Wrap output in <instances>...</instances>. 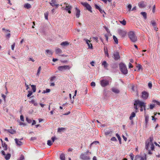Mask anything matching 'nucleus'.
I'll use <instances>...</instances> for the list:
<instances>
[{
  "label": "nucleus",
  "mask_w": 160,
  "mask_h": 160,
  "mask_svg": "<svg viewBox=\"0 0 160 160\" xmlns=\"http://www.w3.org/2000/svg\"><path fill=\"white\" fill-rule=\"evenodd\" d=\"M134 109H135V112H138V106L137 104H136V102H135V101L134 102Z\"/></svg>",
  "instance_id": "nucleus-27"
},
{
  "label": "nucleus",
  "mask_w": 160,
  "mask_h": 160,
  "mask_svg": "<svg viewBox=\"0 0 160 160\" xmlns=\"http://www.w3.org/2000/svg\"><path fill=\"white\" fill-rule=\"evenodd\" d=\"M104 52H105V54H106V56L107 57L109 58V54H108V53L107 50H105V49H104Z\"/></svg>",
  "instance_id": "nucleus-49"
},
{
  "label": "nucleus",
  "mask_w": 160,
  "mask_h": 160,
  "mask_svg": "<svg viewBox=\"0 0 160 160\" xmlns=\"http://www.w3.org/2000/svg\"><path fill=\"white\" fill-rule=\"evenodd\" d=\"M32 90H33V92H35L36 91V86L35 85H31Z\"/></svg>",
  "instance_id": "nucleus-35"
},
{
  "label": "nucleus",
  "mask_w": 160,
  "mask_h": 160,
  "mask_svg": "<svg viewBox=\"0 0 160 160\" xmlns=\"http://www.w3.org/2000/svg\"><path fill=\"white\" fill-rule=\"evenodd\" d=\"M148 97V93L146 91L142 92V98L143 99H146Z\"/></svg>",
  "instance_id": "nucleus-8"
},
{
  "label": "nucleus",
  "mask_w": 160,
  "mask_h": 160,
  "mask_svg": "<svg viewBox=\"0 0 160 160\" xmlns=\"http://www.w3.org/2000/svg\"><path fill=\"white\" fill-rule=\"evenodd\" d=\"M151 24L153 27L156 26V22L153 20H152L151 21Z\"/></svg>",
  "instance_id": "nucleus-33"
},
{
  "label": "nucleus",
  "mask_w": 160,
  "mask_h": 160,
  "mask_svg": "<svg viewBox=\"0 0 160 160\" xmlns=\"http://www.w3.org/2000/svg\"><path fill=\"white\" fill-rule=\"evenodd\" d=\"M99 12H100L101 13H104L105 14H106L105 12H104V11L103 10H102L101 8L99 10Z\"/></svg>",
  "instance_id": "nucleus-59"
},
{
  "label": "nucleus",
  "mask_w": 160,
  "mask_h": 160,
  "mask_svg": "<svg viewBox=\"0 0 160 160\" xmlns=\"http://www.w3.org/2000/svg\"><path fill=\"white\" fill-rule=\"evenodd\" d=\"M4 131H7L8 132L10 133L11 134H13L15 133H16V131L13 129H4Z\"/></svg>",
  "instance_id": "nucleus-17"
},
{
  "label": "nucleus",
  "mask_w": 160,
  "mask_h": 160,
  "mask_svg": "<svg viewBox=\"0 0 160 160\" xmlns=\"http://www.w3.org/2000/svg\"><path fill=\"white\" fill-rule=\"evenodd\" d=\"M24 160V156L22 154L20 156V157L19 158L18 160Z\"/></svg>",
  "instance_id": "nucleus-40"
},
{
  "label": "nucleus",
  "mask_w": 160,
  "mask_h": 160,
  "mask_svg": "<svg viewBox=\"0 0 160 160\" xmlns=\"http://www.w3.org/2000/svg\"><path fill=\"white\" fill-rule=\"evenodd\" d=\"M72 8V7L70 6L69 5H68L67 4L66 5V8H65V9L68 12V13H71V10Z\"/></svg>",
  "instance_id": "nucleus-12"
},
{
  "label": "nucleus",
  "mask_w": 160,
  "mask_h": 160,
  "mask_svg": "<svg viewBox=\"0 0 160 160\" xmlns=\"http://www.w3.org/2000/svg\"><path fill=\"white\" fill-rule=\"evenodd\" d=\"M149 144H150L149 142H148V141H147L146 142L145 148L147 150H148L149 149Z\"/></svg>",
  "instance_id": "nucleus-34"
},
{
  "label": "nucleus",
  "mask_w": 160,
  "mask_h": 160,
  "mask_svg": "<svg viewBox=\"0 0 160 160\" xmlns=\"http://www.w3.org/2000/svg\"><path fill=\"white\" fill-rule=\"evenodd\" d=\"M44 15L45 19L46 20H48V12H45L44 13Z\"/></svg>",
  "instance_id": "nucleus-41"
},
{
  "label": "nucleus",
  "mask_w": 160,
  "mask_h": 160,
  "mask_svg": "<svg viewBox=\"0 0 160 160\" xmlns=\"http://www.w3.org/2000/svg\"><path fill=\"white\" fill-rule=\"evenodd\" d=\"M11 35L10 33H8L6 35V37L7 38H9L10 37Z\"/></svg>",
  "instance_id": "nucleus-64"
},
{
  "label": "nucleus",
  "mask_w": 160,
  "mask_h": 160,
  "mask_svg": "<svg viewBox=\"0 0 160 160\" xmlns=\"http://www.w3.org/2000/svg\"><path fill=\"white\" fill-rule=\"evenodd\" d=\"M120 22L123 25H125L126 24V22L125 20L123 19L122 21H120Z\"/></svg>",
  "instance_id": "nucleus-43"
},
{
  "label": "nucleus",
  "mask_w": 160,
  "mask_h": 160,
  "mask_svg": "<svg viewBox=\"0 0 160 160\" xmlns=\"http://www.w3.org/2000/svg\"><path fill=\"white\" fill-rule=\"evenodd\" d=\"M130 156L132 160H133L134 156V155L132 153H131L130 155Z\"/></svg>",
  "instance_id": "nucleus-60"
},
{
  "label": "nucleus",
  "mask_w": 160,
  "mask_h": 160,
  "mask_svg": "<svg viewBox=\"0 0 160 160\" xmlns=\"http://www.w3.org/2000/svg\"><path fill=\"white\" fill-rule=\"evenodd\" d=\"M146 159H147V158L146 157V155H145L144 157H141L140 160H146Z\"/></svg>",
  "instance_id": "nucleus-53"
},
{
  "label": "nucleus",
  "mask_w": 160,
  "mask_h": 160,
  "mask_svg": "<svg viewBox=\"0 0 160 160\" xmlns=\"http://www.w3.org/2000/svg\"><path fill=\"white\" fill-rule=\"evenodd\" d=\"M102 65L104 67L105 69L108 70V64L106 61H103L102 63Z\"/></svg>",
  "instance_id": "nucleus-16"
},
{
  "label": "nucleus",
  "mask_w": 160,
  "mask_h": 160,
  "mask_svg": "<svg viewBox=\"0 0 160 160\" xmlns=\"http://www.w3.org/2000/svg\"><path fill=\"white\" fill-rule=\"evenodd\" d=\"M128 11L130 12L131 11L132 5L131 4H129L128 6Z\"/></svg>",
  "instance_id": "nucleus-44"
},
{
  "label": "nucleus",
  "mask_w": 160,
  "mask_h": 160,
  "mask_svg": "<svg viewBox=\"0 0 160 160\" xmlns=\"http://www.w3.org/2000/svg\"><path fill=\"white\" fill-rule=\"evenodd\" d=\"M111 141H117L116 138L115 137H112L111 138Z\"/></svg>",
  "instance_id": "nucleus-52"
},
{
  "label": "nucleus",
  "mask_w": 160,
  "mask_h": 160,
  "mask_svg": "<svg viewBox=\"0 0 160 160\" xmlns=\"http://www.w3.org/2000/svg\"><path fill=\"white\" fill-rule=\"evenodd\" d=\"M118 32L119 34L122 37H124L126 35V32L122 30H118Z\"/></svg>",
  "instance_id": "nucleus-13"
},
{
  "label": "nucleus",
  "mask_w": 160,
  "mask_h": 160,
  "mask_svg": "<svg viewBox=\"0 0 160 160\" xmlns=\"http://www.w3.org/2000/svg\"><path fill=\"white\" fill-rule=\"evenodd\" d=\"M56 79V77L53 76L51 77L50 78V81L51 82H53Z\"/></svg>",
  "instance_id": "nucleus-38"
},
{
  "label": "nucleus",
  "mask_w": 160,
  "mask_h": 160,
  "mask_svg": "<svg viewBox=\"0 0 160 160\" xmlns=\"http://www.w3.org/2000/svg\"><path fill=\"white\" fill-rule=\"evenodd\" d=\"M14 140L17 146H21L22 145V142L18 139L15 138Z\"/></svg>",
  "instance_id": "nucleus-14"
},
{
  "label": "nucleus",
  "mask_w": 160,
  "mask_h": 160,
  "mask_svg": "<svg viewBox=\"0 0 160 160\" xmlns=\"http://www.w3.org/2000/svg\"><path fill=\"white\" fill-rule=\"evenodd\" d=\"M60 158L61 160H65V155L63 153H61L60 156Z\"/></svg>",
  "instance_id": "nucleus-26"
},
{
  "label": "nucleus",
  "mask_w": 160,
  "mask_h": 160,
  "mask_svg": "<svg viewBox=\"0 0 160 160\" xmlns=\"http://www.w3.org/2000/svg\"><path fill=\"white\" fill-rule=\"evenodd\" d=\"M91 154V152L89 150H87L86 152L81 154L80 158L82 160H90L89 155Z\"/></svg>",
  "instance_id": "nucleus-1"
},
{
  "label": "nucleus",
  "mask_w": 160,
  "mask_h": 160,
  "mask_svg": "<svg viewBox=\"0 0 160 160\" xmlns=\"http://www.w3.org/2000/svg\"><path fill=\"white\" fill-rule=\"evenodd\" d=\"M28 93L27 95V97H29L32 95V92L31 91H28Z\"/></svg>",
  "instance_id": "nucleus-48"
},
{
  "label": "nucleus",
  "mask_w": 160,
  "mask_h": 160,
  "mask_svg": "<svg viewBox=\"0 0 160 160\" xmlns=\"http://www.w3.org/2000/svg\"><path fill=\"white\" fill-rule=\"evenodd\" d=\"M155 106L154 104H150V108L151 109H152Z\"/></svg>",
  "instance_id": "nucleus-55"
},
{
  "label": "nucleus",
  "mask_w": 160,
  "mask_h": 160,
  "mask_svg": "<svg viewBox=\"0 0 160 160\" xmlns=\"http://www.w3.org/2000/svg\"><path fill=\"white\" fill-rule=\"evenodd\" d=\"M145 128H146L147 127V125L148 123V122L149 121V117L148 115H145Z\"/></svg>",
  "instance_id": "nucleus-19"
},
{
  "label": "nucleus",
  "mask_w": 160,
  "mask_h": 160,
  "mask_svg": "<svg viewBox=\"0 0 160 160\" xmlns=\"http://www.w3.org/2000/svg\"><path fill=\"white\" fill-rule=\"evenodd\" d=\"M15 46V43H14L11 46V48L12 50H14Z\"/></svg>",
  "instance_id": "nucleus-62"
},
{
  "label": "nucleus",
  "mask_w": 160,
  "mask_h": 160,
  "mask_svg": "<svg viewBox=\"0 0 160 160\" xmlns=\"http://www.w3.org/2000/svg\"><path fill=\"white\" fill-rule=\"evenodd\" d=\"M55 52L57 54H59L62 52V50L59 48H57L55 49Z\"/></svg>",
  "instance_id": "nucleus-25"
},
{
  "label": "nucleus",
  "mask_w": 160,
  "mask_h": 160,
  "mask_svg": "<svg viewBox=\"0 0 160 160\" xmlns=\"http://www.w3.org/2000/svg\"><path fill=\"white\" fill-rule=\"evenodd\" d=\"M141 14L143 16L145 19L147 18V13L145 12H141Z\"/></svg>",
  "instance_id": "nucleus-32"
},
{
  "label": "nucleus",
  "mask_w": 160,
  "mask_h": 160,
  "mask_svg": "<svg viewBox=\"0 0 160 160\" xmlns=\"http://www.w3.org/2000/svg\"><path fill=\"white\" fill-rule=\"evenodd\" d=\"M53 52L51 50H46L45 54L47 56L52 55Z\"/></svg>",
  "instance_id": "nucleus-20"
},
{
  "label": "nucleus",
  "mask_w": 160,
  "mask_h": 160,
  "mask_svg": "<svg viewBox=\"0 0 160 160\" xmlns=\"http://www.w3.org/2000/svg\"><path fill=\"white\" fill-rule=\"evenodd\" d=\"M153 139L152 137H150L149 138V140L150 141V142L152 143V141H153Z\"/></svg>",
  "instance_id": "nucleus-57"
},
{
  "label": "nucleus",
  "mask_w": 160,
  "mask_h": 160,
  "mask_svg": "<svg viewBox=\"0 0 160 160\" xmlns=\"http://www.w3.org/2000/svg\"><path fill=\"white\" fill-rule=\"evenodd\" d=\"M70 67L68 65L60 66L58 67V70L60 71L68 70L70 69Z\"/></svg>",
  "instance_id": "nucleus-5"
},
{
  "label": "nucleus",
  "mask_w": 160,
  "mask_h": 160,
  "mask_svg": "<svg viewBox=\"0 0 160 160\" xmlns=\"http://www.w3.org/2000/svg\"><path fill=\"white\" fill-rule=\"evenodd\" d=\"M96 85L95 83L94 82H92L91 83V86L92 87H95Z\"/></svg>",
  "instance_id": "nucleus-56"
},
{
  "label": "nucleus",
  "mask_w": 160,
  "mask_h": 160,
  "mask_svg": "<svg viewBox=\"0 0 160 160\" xmlns=\"http://www.w3.org/2000/svg\"><path fill=\"white\" fill-rule=\"evenodd\" d=\"M148 87L149 88H152V83L151 82H149L148 83Z\"/></svg>",
  "instance_id": "nucleus-51"
},
{
  "label": "nucleus",
  "mask_w": 160,
  "mask_h": 160,
  "mask_svg": "<svg viewBox=\"0 0 160 160\" xmlns=\"http://www.w3.org/2000/svg\"><path fill=\"white\" fill-rule=\"evenodd\" d=\"M28 61H31L32 62H34L35 61V60L32 58L31 57H30L28 58Z\"/></svg>",
  "instance_id": "nucleus-50"
},
{
  "label": "nucleus",
  "mask_w": 160,
  "mask_h": 160,
  "mask_svg": "<svg viewBox=\"0 0 160 160\" xmlns=\"http://www.w3.org/2000/svg\"><path fill=\"white\" fill-rule=\"evenodd\" d=\"M24 7L25 8L28 9L30 8L31 7V6L30 4L27 3L24 4Z\"/></svg>",
  "instance_id": "nucleus-28"
},
{
  "label": "nucleus",
  "mask_w": 160,
  "mask_h": 160,
  "mask_svg": "<svg viewBox=\"0 0 160 160\" xmlns=\"http://www.w3.org/2000/svg\"><path fill=\"white\" fill-rule=\"evenodd\" d=\"M1 140L2 142V145L3 147L4 148V150H6L7 149V145L5 143H3V141L2 139Z\"/></svg>",
  "instance_id": "nucleus-23"
},
{
  "label": "nucleus",
  "mask_w": 160,
  "mask_h": 160,
  "mask_svg": "<svg viewBox=\"0 0 160 160\" xmlns=\"http://www.w3.org/2000/svg\"><path fill=\"white\" fill-rule=\"evenodd\" d=\"M111 90L112 92L116 94L119 93L120 92L119 90L115 87L112 88L111 89Z\"/></svg>",
  "instance_id": "nucleus-15"
},
{
  "label": "nucleus",
  "mask_w": 160,
  "mask_h": 160,
  "mask_svg": "<svg viewBox=\"0 0 160 160\" xmlns=\"http://www.w3.org/2000/svg\"><path fill=\"white\" fill-rule=\"evenodd\" d=\"M109 84L108 80L103 79L100 81V84L102 87H105L108 85Z\"/></svg>",
  "instance_id": "nucleus-6"
},
{
  "label": "nucleus",
  "mask_w": 160,
  "mask_h": 160,
  "mask_svg": "<svg viewBox=\"0 0 160 160\" xmlns=\"http://www.w3.org/2000/svg\"><path fill=\"white\" fill-rule=\"evenodd\" d=\"M151 149L152 150H153L154 148V146L153 143H151Z\"/></svg>",
  "instance_id": "nucleus-54"
},
{
  "label": "nucleus",
  "mask_w": 160,
  "mask_h": 160,
  "mask_svg": "<svg viewBox=\"0 0 160 160\" xmlns=\"http://www.w3.org/2000/svg\"><path fill=\"white\" fill-rule=\"evenodd\" d=\"M135 101L136 102V104H137V105L138 106H139L140 107H144L145 106H146V103L142 101H141L139 100H135Z\"/></svg>",
  "instance_id": "nucleus-7"
},
{
  "label": "nucleus",
  "mask_w": 160,
  "mask_h": 160,
  "mask_svg": "<svg viewBox=\"0 0 160 160\" xmlns=\"http://www.w3.org/2000/svg\"><path fill=\"white\" fill-rule=\"evenodd\" d=\"M84 40L86 42V43L87 44L89 48L91 49H92L93 47L92 44H91V45L90 46V44H89V43L90 42V41L87 39H84Z\"/></svg>",
  "instance_id": "nucleus-18"
},
{
  "label": "nucleus",
  "mask_w": 160,
  "mask_h": 160,
  "mask_svg": "<svg viewBox=\"0 0 160 160\" xmlns=\"http://www.w3.org/2000/svg\"><path fill=\"white\" fill-rule=\"evenodd\" d=\"M26 120L29 123H31L32 122V120L28 118H26Z\"/></svg>",
  "instance_id": "nucleus-46"
},
{
  "label": "nucleus",
  "mask_w": 160,
  "mask_h": 160,
  "mask_svg": "<svg viewBox=\"0 0 160 160\" xmlns=\"http://www.w3.org/2000/svg\"><path fill=\"white\" fill-rule=\"evenodd\" d=\"M20 120L22 121H24V117L22 115L20 116Z\"/></svg>",
  "instance_id": "nucleus-63"
},
{
  "label": "nucleus",
  "mask_w": 160,
  "mask_h": 160,
  "mask_svg": "<svg viewBox=\"0 0 160 160\" xmlns=\"http://www.w3.org/2000/svg\"><path fill=\"white\" fill-rule=\"evenodd\" d=\"M49 4L52 7L56 6L57 8L59 6V4H57L56 0H52L51 2H49Z\"/></svg>",
  "instance_id": "nucleus-10"
},
{
  "label": "nucleus",
  "mask_w": 160,
  "mask_h": 160,
  "mask_svg": "<svg viewBox=\"0 0 160 160\" xmlns=\"http://www.w3.org/2000/svg\"><path fill=\"white\" fill-rule=\"evenodd\" d=\"M112 132L110 130L106 131L105 132V135L106 136L111 135L112 134Z\"/></svg>",
  "instance_id": "nucleus-24"
},
{
  "label": "nucleus",
  "mask_w": 160,
  "mask_h": 160,
  "mask_svg": "<svg viewBox=\"0 0 160 160\" xmlns=\"http://www.w3.org/2000/svg\"><path fill=\"white\" fill-rule=\"evenodd\" d=\"M109 36L110 37L111 36V35L110 33H108V34H105L104 35V36L105 37V38L107 41H108V37Z\"/></svg>",
  "instance_id": "nucleus-39"
},
{
  "label": "nucleus",
  "mask_w": 160,
  "mask_h": 160,
  "mask_svg": "<svg viewBox=\"0 0 160 160\" xmlns=\"http://www.w3.org/2000/svg\"><path fill=\"white\" fill-rule=\"evenodd\" d=\"M135 113L134 112H132L131 113V114L129 117V119L130 120H132V119L133 118L135 117Z\"/></svg>",
  "instance_id": "nucleus-30"
},
{
  "label": "nucleus",
  "mask_w": 160,
  "mask_h": 160,
  "mask_svg": "<svg viewBox=\"0 0 160 160\" xmlns=\"http://www.w3.org/2000/svg\"><path fill=\"white\" fill-rule=\"evenodd\" d=\"M137 67L138 68V70L139 71L142 69V66L140 64H138L137 66Z\"/></svg>",
  "instance_id": "nucleus-47"
},
{
  "label": "nucleus",
  "mask_w": 160,
  "mask_h": 160,
  "mask_svg": "<svg viewBox=\"0 0 160 160\" xmlns=\"http://www.w3.org/2000/svg\"><path fill=\"white\" fill-rule=\"evenodd\" d=\"M52 141L50 140H48L47 141V144L49 146H51L52 144Z\"/></svg>",
  "instance_id": "nucleus-45"
},
{
  "label": "nucleus",
  "mask_w": 160,
  "mask_h": 160,
  "mask_svg": "<svg viewBox=\"0 0 160 160\" xmlns=\"http://www.w3.org/2000/svg\"><path fill=\"white\" fill-rule=\"evenodd\" d=\"M41 69V66H40L39 67L38 71H37V75L38 76H39L40 74V72Z\"/></svg>",
  "instance_id": "nucleus-36"
},
{
  "label": "nucleus",
  "mask_w": 160,
  "mask_h": 160,
  "mask_svg": "<svg viewBox=\"0 0 160 160\" xmlns=\"http://www.w3.org/2000/svg\"><path fill=\"white\" fill-rule=\"evenodd\" d=\"M147 6L146 2H145L144 1H142L138 3V6L140 8H143Z\"/></svg>",
  "instance_id": "nucleus-11"
},
{
  "label": "nucleus",
  "mask_w": 160,
  "mask_h": 160,
  "mask_svg": "<svg viewBox=\"0 0 160 160\" xmlns=\"http://www.w3.org/2000/svg\"><path fill=\"white\" fill-rule=\"evenodd\" d=\"M128 35L131 41L133 42H136L137 40V38L134 32L131 31L128 33Z\"/></svg>",
  "instance_id": "nucleus-2"
},
{
  "label": "nucleus",
  "mask_w": 160,
  "mask_h": 160,
  "mask_svg": "<svg viewBox=\"0 0 160 160\" xmlns=\"http://www.w3.org/2000/svg\"><path fill=\"white\" fill-rule=\"evenodd\" d=\"M75 9L76 10V16L77 18H79L80 15V10L77 8H76Z\"/></svg>",
  "instance_id": "nucleus-21"
},
{
  "label": "nucleus",
  "mask_w": 160,
  "mask_h": 160,
  "mask_svg": "<svg viewBox=\"0 0 160 160\" xmlns=\"http://www.w3.org/2000/svg\"><path fill=\"white\" fill-rule=\"evenodd\" d=\"M116 136L117 137L118 140L121 139L118 133L116 134Z\"/></svg>",
  "instance_id": "nucleus-61"
},
{
  "label": "nucleus",
  "mask_w": 160,
  "mask_h": 160,
  "mask_svg": "<svg viewBox=\"0 0 160 160\" xmlns=\"http://www.w3.org/2000/svg\"><path fill=\"white\" fill-rule=\"evenodd\" d=\"M69 44V42L68 41H65L62 42L60 45L62 46H66Z\"/></svg>",
  "instance_id": "nucleus-22"
},
{
  "label": "nucleus",
  "mask_w": 160,
  "mask_h": 160,
  "mask_svg": "<svg viewBox=\"0 0 160 160\" xmlns=\"http://www.w3.org/2000/svg\"><path fill=\"white\" fill-rule=\"evenodd\" d=\"M113 58L115 60H117L120 58L119 52H115L113 54Z\"/></svg>",
  "instance_id": "nucleus-9"
},
{
  "label": "nucleus",
  "mask_w": 160,
  "mask_h": 160,
  "mask_svg": "<svg viewBox=\"0 0 160 160\" xmlns=\"http://www.w3.org/2000/svg\"><path fill=\"white\" fill-rule=\"evenodd\" d=\"M120 69L122 74L126 75L128 73V70L126 65L123 63L119 64Z\"/></svg>",
  "instance_id": "nucleus-3"
},
{
  "label": "nucleus",
  "mask_w": 160,
  "mask_h": 160,
  "mask_svg": "<svg viewBox=\"0 0 160 160\" xmlns=\"http://www.w3.org/2000/svg\"><path fill=\"white\" fill-rule=\"evenodd\" d=\"M81 4L84 7H85L89 11L91 12H92V11L91 10L92 7L88 3L86 2H81Z\"/></svg>",
  "instance_id": "nucleus-4"
},
{
  "label": "nucleus",
  "mask_w": 160,
  "mask_h": 160,
  "mask_svg": "<svg viewBox=\"0 0 160 160\" xmlns=\"http://www.w3.org/2000/svg\"><path fill=\"white\" fill-rule=\"evenodd\" d=\"M113 39L116 44L118 43V41L117 38L115 36L113 35Z\"/></svg>",
  "instance_id": "nucleus-37"
},
{
  "label": "nucleus",
  "mask_w": 160,
  "mask_h": 160,
  "mask_svg": "<svg viewBox=\"0 0 160 160\" xmlns=\"http://www.w3.org/2000/svg\"><path fill=\"white\" fill-rule=\"evenodd\" d=\"M66 130L65 128H59L58 129V132H63L64 131H65Z\"/></svg>",
  "instance_id": "nucleus-29"
},
{
  "label": "nucleus",
  "mask_w": 160,
  "mask_h": 160,
  "mask_svg": "<svg viewBox=\"0 0 160 160\" xmlns=\"http://www.w3.org/2000/svg\"><path fill=\"white\" fill-rule=\"evenodd\" d=\"M95 8L96 9H97L99 10L101 8H100L99 7V6L98 5H97L95 4Z\"/></svg>",
  "instance_id": "nucleus-58"
},
{
  "label": "nucleus",
  "mask_w": 160,
  "mask_h": 160,
  "mask_svg": "<svg viewBox=\"0 0 160 160\" xmlns=\"http://www.w3.org/2000/svg\"><path fill=\"white\" fill-rule=\"evenodd\" d=\"M11 155L10 154L8 153V154H7L6 155H5V158L7 160H9L11 157Z\"/></svg>",
  "instance_id": "nucleus-31"
},
{
  "label": "nucleus",
  "mask_w": 160,
  "mask_h": 160,
  "mask_svg": "<svg viewBox=\"0 0 160 160\" xmlns=\"http://www.w3.org/2000/svg\"><path fill=\"white\" fill-rule=\"evenodd\" d=\"M50 89H46V90L43 91L42 93H48L50 92Z\"/></svg>",
  "instance_id": "nucleus-42"
}]
</instances>
